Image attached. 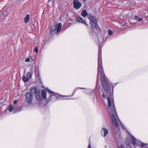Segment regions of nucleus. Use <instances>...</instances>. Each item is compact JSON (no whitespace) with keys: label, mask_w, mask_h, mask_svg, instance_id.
<instances>
[{"label":"nucleus","mask_w":148,"mask_h":148,"mask_svg":"<svg viewBox=\"0 0 148 148\" xmlns=\"http://www.w3.org/2000/svg\"><path fill=\"white\" fill-rule=\"evenodd\" d=\"M103 98H106V95L103 93Z\"/></svg>","instance_id":"obj_32"},{"label":"nucleus","mask_w":148,"mask_h":148,"mask_svg":"<svg viewBox=\"0 0 148 148\" xmlns=\"http://www.w3.org/2000/svg\"><path fill=\"white\" fill-rule=\"evenodd\" d=\"M125 143L127 145H129L130 144V143L129 142H128L127 141H126L125 142Z\"/></svg>","instance_id":"obj_26"},{"label":"nucleus","mask_w":148,"mask_h":148,"mask_svg":"<svg viewBox=\"0 0 148 148\" xmlns=\"http://www.w3.org/2000/svg\"><path fill=\"white\" fill-rule=\"evenodd\" d=\"M134 19H135V20L138 21V22L141 21V20L143 19L142 18H140L138 17V16H135L134 17Z\"/></svg>","instance_id":"obj_20"},{"label":"nucleus","mask_w":148,"mask_h":148,"mask_svg":"<svg viewBox=\"0 0 148 148\" xmlns=\"http://www.w3.org/2000/svg\"><path fill=\"white\" fill-rule=\"evenodd\" d=\"M29 60H30V59L29 58H27L25 60V61L27 62H29Z\"/></svg>","instance_id":"obj_28"},{"label":"nucleus","mask_w":148,"mask_h":148,"mask_svg":"<svg viewBox=\"0 0 148 148\" xmlns=\"http://www.w3.org/2000/svg\"><path fill=\"white\" fill-rule=\"evenodd\" d=\"M76 19L77 21L79 23H81L85 25H86L87 26H88V25L86 22V21L83 19V18L80 16H78L77 17Z\"/></svg>","instance_id":"obj_8"},{"label":"nucleus","mask_w":148,"mask_h":148,"mask_svg":"<svg viewBox=\"0 0 148 148\" xmlns=\"http://www.w3.org/2000/svg\"><path fill=\"white\" fill-rule=\"evenodd\" d=\"M14 109V108L13 106H10L9 109V111L10 112L12 111Z\"/></svg>","instance_id":"obj_23"},{"label":"nucleus","mask_w":148,"mask_h":148,"mask_svg":"<svg viewBox=\"0 0 148 148\" xmlns=\"http://www.w3.org/2000/svg\"><path fill=\"white\" fill-rule=\"evenodd\" d=\"M115 139L117 143H118L119 140L120 139V136L118 133H116L115 136Z\"/></svg>","instance_id":"obj_17"},{"label":"nucleus","mask_w":148,"mask_h":148,"mask_svg":"<svg viewBox=\"0 0 148 148\" xmlns=\"http://www.w3.org/2000/svg\"><path fill=\"white\" fill-rule=\"evenodd\" d=\"M107 101L109 114L112 118L113 123L115 127H118L119 126L118 123L115 117L117 114L113 100L112 99H110L109 97H108L107 99Z\"/></svg>","instance_id":"obj_2"},{"label":"nucleus","mask_w":148,"mask_h":148,"mask_svg":"<svg viewBox=\"0 0 148 148\" xmlns=\"http://www.w3.org/2000/svg\"><path fill=\"white\" fill-rule=\"evenodd\" d=\"M131 142L134 145L139 146L140 143H141V146L142 147H143L145 146L147 148H148V144H145L141 142L136 139L135 137L132 136L131 138Z\"/></svg>","instance_id":"obj_3"},{"label":"nucleus","mask_w":148,"mask_h":148,"mask_svg":"<svg viewBox=\"0 0 148 148\" xmlns=\"http://www.w3.org/2000/svg\"><path fill=\"white\" fill-rule=\"evenodd\" d=\"M88 148H91V145H90V142H89V146H88Z\"/></svg>","instance_id":"obj_31"},{"label":"nucleus","mask_w":148,"mask_h":148,"mask_svg":"<svg viewBox=\"0 0 148 148\" xmlns=\"http://www.w3.org/2000/svg\"><path fill=\"white\" fill-rule=\"evenodd\" d=\"M74 8L76 9L79 8L82 5V3L77 0H74L73 1Z\"/></svg>","instance_id":"obj_6"},{"label":"nucleus","mask_w":148,"mask_h":148,"mask_svg":"<svg viewBox=\"0 0 148 148\" xmlns=\"http://www.w3.org/2000/svg\"><path fill=\"white\" fill-rule=\"evenodd\" d=\"M52 96L54 98H56V96H55L54 95H53Z\"/></svg>","instance_id":"obj_36"},{"label":"nucleus","mask_w":148,"mask_h":148,"mask_svg":"<svg viewBox=\"0 0 148 148\" xmlns=\"http://www.w3.org/2000/svg\"><path fill=\"white\" fill-rule=\"evenodd\" d=\"M16 110L17 112H19L21 111V108L20 107L18 108H16Z\"/></svg>","instance_id":"obj_24"},{"label":"nucleus","mask_w":148,"mask_h":148,"mask_svg":"<svg viewBox=\"0 0 148 148\" xmlns=\"http://www.w3.org/2000/svg\"><path fill=\"white\" fill-rule=\"evenodd\" d=\"M17 103V101L16 100H15L14 102V104H15Z\"/></svg>","instance_id":"obj_33"},{"label":"nucleus","mask_w":148,"mask_h":148,"mask_svg":"<svg viewBox=\"0 0 148 148\" xmlns=\"http://www.w3.org/2000/svg\"><path fill=\"white\" fill-rule=\"evenodd\" d=\"M25 99L27 102L29 104H31L32 102L33 96L30 92H27L25 95Z\"/></svg>","instance_id":"obj_5"},{"label":"nucleus","mask_w":148,"mask_h":148,"mask_svg":"<svg viewBox=\"0 0 148 148\" xmlns=\"http://www.w3.org/2000/svg\"><path fill=\"white\" fill-rule=\"evenodd\" d=\"M48 91H49V93H51V94H53L54 93V92H52L50 90H48Z\"/></svg>","instance_id":"obj_30"},{"label":"nucleus","mask_w":148,"mask_h":148,"mask_svg":"<svg viewBox=\"0 0 148 148\" xmlns=\"http://www.w3.org/2000/svg\"><path fill=\"white\" fill-rule=\"evenodd\" d=\"M88 17L90 20V24H91V27L93 28L94 26V24L96 23H97L98 19L93 15L91 14H88Z\"/></svg>","instance_id":"obj_4"},{"label":"nucleus","mask_w":148,"mask_h":148,"mask_svg":"<svg viewBox=\"0 0 148 148\" xmlns=\"http://www.w3.org/2000/svg\"><path fill=\"white\" fill-rule=\"evenodd\" d=\"M33 70L32 68H31L30 69V71H32H32ZM32 73H31L30 72H28L27 73V77L29 78V79L30 78H31L32 77Z\"/></svg>","instance_id":"obj_13"},{"label":"nucleus","mask_w":148,"mask_h":148,"mask_svg":"<svg viewBox=\"0 0 148 148\" xmlns=\"http://www.w3.org/2000/svg\"><path fill=\"white\" fill-rule=\"evenodd\" d=\"M101 52L99 51L98 53V66L97 68L98 73L97 76V81L98 79L99 75L100 74L101 82L103 89L106 91V94L109 95L110 93L111 89L108 83V82L104 73L102 63Z\"/></svg>","instance_id":"obj_1"},{"label":"nucleus","mask_w":148,"mask_h":148,"mask_svg":"<svg viewBox=\"0 0 148 148\" xmlns=\"http://www.w3.org/2000/svg\"><path fill=\"white\" fill-rule=\"evenodd\" d=\"M29 20V15L27 14L26 17L24 18V21L25 23H27Z\"/></svg>","instance_id":"obj_16"},{"label":"nucleus","mask_w":148,"mask_h":148,"mask_svg":"<svg viewBox=\"0 0 148 148\" xmlns=\"http://www.w3.org/2000/svg\"><path fill=\"white\" fill-rule=\"evenodd\" d=\"M103 132V135H102L103 136L105 137L108 133V131L107 129L105 128H103L101 131V133Z\"/></svg>","instance_id":"obj_10"},{"label":"nucleus","mask_w":148,"mask_h":148,"mask_svg":"<svg viewBox=\"0 0 148 148\" xmlns=\"http://www.w3.org/2000/svg\"><path fill=\"white\" fill-rule=\"evenodd\" d=\"M40 91L37 90L36 87H32L31 89L30 92L31 93H34L36 95L37 93H38V92Z\"/></svg>","instance_id":"obj_9"},{"label":"nucleus","mask_w":148,"mask_h":148,"mask_svg":"<svg viewBox=\"0 0 148 148\" xmlns=\"http://www.w3.org/2000/svg\"><path fill=\"white\" fill-rule=\"evenodd\" d=\"M95 27L96 29H97V30H100V28L99 26L97 25V23H96L94 24V26H93V28H92V29Z\"/></svg>","instance_id":"obj_15"},{"label":"nucleus","mask_w":148,"mask_h":148,"mask_svg":"<svg viewBox=\"0 0 148 148\" xmlns=\"http://www.w3.org/2000/svg\"><path fill=\"white\" fill-rule=\"evenodd\" d=\"M79 88V89H84V88H81V87H80V88Z\"/></svg>","instance_id":"obj_35"},{"label":"nucleus","mask_w":148,"mask_h":148,"mask_svg":"<svg viewBox=\"0 0 148 148\" xmlns=\"http://www.w3.org/2000/svg\"><path fill=\"white\" fill-rule=\"evenodd\" d=\"M50 33L52 34L54 33L56 34L58 33L57 32V25H52L50 29Z\"/></svg>","instance_id":"obj_7"},{"label":"nucleus","mask_w":148,"mask_h":148,"mask_svg":"<svg viewBox=\"0 0 148 148\" xmlns=\"http://www.w3.org/2000/svg\"><path fill=\"white\" fill-rule=\"evenodd\" d=\"M22 79L25 82H27L29 80V78L26 77L25 75H23L22 77Z\"/></svg>","instance_id":"obj_19"},{"label":"nucleus","mask_w":148,"mask_h":148,"mask_svg":"<svg viewBox=\"0 0 148 148\" xmlns=\"http://www.w3.org/2000/svg\"><path fill=\"white\" fill-rule=\"evenodd\" d=\"M81 15L84 17H86L87 15L88 16V14L86 12V10H83L81 13Z\"/></svg>","instance_id":"obj_14"},{"label":"nucleus","mask_w":148,"mask_h":148,"mask_svg":"<svg viewBox=\"0 0 148 148\" xmlns=\"http://www.w3.org/2000/svg\"><path fill=\"white\" fill-rule=\"evenodd\" d=\"M8 13L7 11L5 10V11L3 13V18H5V17L8 15Z\"/></svg>","instance_id":"obj_21"},{"label":"nucleus","mask_w":148,"mask_h":148,"mask_svg":"<svg viewBox=\"0 0 148 148\" xmlns=\"http://www.w3.org/2000/svg\"><path fill=\"white\" fill-rule=\"evenodd\" d=\"M120 124H121V126L122 127V128L123 129H125V127H123V125L122 124V123H121V122H120Z\"/></svg>","instance_id":"obj_27"},{"label":"nucleus","mask_w":148,"mask_h":148,"mask_svg":"<svg viewBox=\"0 0 148 148\" xmlns=\"http://www.w3.org/2000/svg\"><path fill=\"white\" fill-rule=\"evenodd\" d=\"M42 97L44 99L46 98V92L45 90H42Z\"/></svg>","instance_id":"obj_12"},{"label":"nucleus","mask_w":148,"mask_h":148,"mask_svg":"<svg viewBox=\"0 0 148 148\" xmlns=\"http://www.w3.org/2000/svg\"><path fill=\"white\" fill-rule=\"evenodd\" d=\"M119 148H124V146L123 145H121Z\"/></svg>","instance_id":"obj_29"},{"label":"nucleus","mask_w":148,"mask_h":148,"mask_svg":"<svg viewBox=\"0 0 148 148\" xmlns=\"http://www.w3.org/2000/svg\"><path fill=\"white\" fill-rule=\"evenodd\" d=\"M35 52L36 53L38 52V48L37 47H36V48H35Z\"/></svg>","instance_id":"obj_25"},{"label":"nucleus","mask_w":148,"mask_h":148,"mask_svg":"<svg viewBox=\"0 0 148 148\" xmlns=\"http://www.w3.org/2000/svg\"><path fill=\"white\" fill-rule=\"evenodd\" d=\"M51 0H48L47 1V3H49L51 1Z\"/></svg>","instance_id":"obj_34"},{"label":"nucleus","mask_w":148,"mask_h":148,"mask_svg":"<svg viewBox=\"0 0 148 148\" xmlns=\"http://www.w3.org/2000/svg\"><path fill=\"white\" fill-rule=\"evenodd\" d=\"M41 95V94H40V91L38 92V93H37L35 95V96L37 99L38 101H40L42 99V97Z\"/></svg>","instance_id":"obj_11"},{"label":"nucleus","mask_w":148,"mask_h":148,"mask_svg":"<svg viewBox=\"0 0 148 148\" xmlns=\"http://www.w3.org/2000/svg\"><path fill=\"white\" fill-rule=\"evenodd\" d=\"M108 34L109 35H112V34L113 32L112 30H110V29H109L108 31Z\"/></svg>","instance_id":"obj_22"},{"label":"nucleus","mask_w":148,"mask_h":148,"mask_svg":"<svg viewBox=\"0 0 148 148\" xmlns=\"http://www.w3.org/2000/svg\"><path fill=\"white\" fill-rule=\"evenodd\" d=\"M83 1H86V0H83Z\"/></svg>","instance_id":"obj_37"},{"label":"nucleus","mask_w":148,"mask_h":148,"mask_svg":"<svg viewBox=\"0 0 148 148\" xmlns=\"http://www.w3.org/2000/svg\"><path fill=\"white\" fill-rule=\"evenodd\" d=\"M62 26V24L61 23H59L58 24V26H57V32L58 33L60 32L61 29V27Z\"/></svg>","instance_id":"obj_18"}]
</instances>
